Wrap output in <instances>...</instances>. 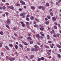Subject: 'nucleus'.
<instances>
[{"label": "nucleus", "instance_id": "obj_1", "mask_svg": "<svg viewBox=\"0 0 61 61\" xmlns=\"http://www.w3.org/2000/svg\"><path fill=\"white\" fill-rule=\"evenodd\" d=\"M11 23V22H10V20L9 19H8L7 21V24L8 25H10Z\"/></svg>", "mask_w": 61, "mask_h": 61}, {"label": "nucleus", "instance_id": "obj_2", "mask_svg": "<svg viewBox=\"0 0 61 61\" xmlns=\"http://www.w3.org/2000/svg\"><path fill=\"white\" fill-rule=\"evenodd\" d=\"M20 3H21L22 4H23V5H25V2L23 1L22 0H20Z\"/></svg>", "mask_w": 61, "mask_h": 61}, {"label": "nucleus", "instance_id": "obj_3", "mask_svg": "<svg viewBox=\"0 0 61 61\" xmlns=\"http://www.w3.org/2000/svg\"><path fill=\"white\" fill-rule=\"evenodd\" d=\"M7 8H10V9H14V7L13 6H7Z\"/></svg>", "mask_w": 61, "mask_h": 61}, {"label": "nucleus", "instance_id": "obj_4", "mask_svg": "<svg viewBox=\"0 0 61 61\" xmlns=\"http://www.w3.org/2000/svg\"><path fill=\"white\" fill-rule=\"evenodd\" d=\"M9 60L10 61H13L15 60V58H10Z\"/></svg>", "mask_w": 61, "mask_h": 61}, {"label": "nucleus", "instance_id": "obj_5", "mask_svg": "<svg viewBox=\"0 0 61 61\" xmlns=\"http://www.w3.org/2000/svg\"><path fill=\"white\" fill-rule=\"evenodd\" d=\"M30 19L31 20H34V17L33 16H31L30 17Z\"/></svg>", "mask_w": 61, "mask_h": 61}, {"label": "nucleus", "instance_id": "obj_6", "mask_svg": "<svg viewBox=\"0 0 61 61\" xmlns=\"http://www.w3.org/2000/svg\"><path fill=\"white\" fill-rule=\"evenodd\" d=\"M30 8L31 9H35V7L33 6H31Z\"/></svg>", "mask_w": 61, "mask_h": 61}, {"label": "nucleus", "instance_id": "obj_7", "mask_svg": "<svg viewBox=\"0 0 61 61\" xmlns=\"http://www.w3.org/2000/svg\"><path fill=\"white\" fill-rule=\"evenodd\" d=\"M56 46L58 47V48H61V46L59 44H57L56 45Z\"/></svg>", "mask_w": 61, "mask_h": 61}, {"label": "nucleus", "instance_id": "obj_8", "mask_svg": "<svg viewBox=\"0 0 61 61\" xmlns=\"http://www.w3.org/2000/svg\"><path fill=\"white\" fill-rule=\"evenodd\" d=\"M23 43L25 45V46H27V43L25 42H24V41H22Z\"/></svg>", "mask_w": 61, "mask_h": 61}, {"label": "nucleus", "instance_id": "obj_9", "mask_svg": "<svg viewBox=\"0 0 61 61\" xmlns=\"http://www.w3.org/2000/svg\"><path fill=\"white\" fill-rule=\"evenodd\" d=\"M52 19L53 21H56V18L55 17H52Z\"/></svg>", "mask_w": 61, "mask_h": 61}, {"label": "nucleus", "instance_id": "obj_10", "mask_svg": "<svg viewBox=\"0 0 61 61\" xmlns=\"http://www.w3.org/2000/svg\"><path fill=\"white\" fill-rule=\"evenodd\" d=\"M57 57L59 58H61V55L59 54H58V55Z\"/></svg>", "mask_w": 61, "mask_h": 61}, {"label": "nucleus", "instance_id": "obj_11", "mask_svg": "<svg viewBox=\"0 0 61 61\" xmlns=\"http://www.w3.org/2000/svg\"><path fill=\"white\" fill-rule=\"evenodd\" d=\"M19 46L21 48H23V45H22V44H19Z\"/></svg>", "mask_w": 61, "mask_h": 61}, {"label": "nucleus", "instance_id": "obj_12", "mask_svg": "<svg viewBox=\"0 0 61 61\" xmlns=\"http://www.w3.org/2000/svg\"><path fill=\"white\" fill-rule=\"evenodd\" d=\"M34 55H31V56L30 57V59H32L33 58V57H34Z\"/></svg>", "mask_w": 61, "mask_h": 61}, {"label": "nucleus", "instance_id": "obj_13", "mask_svg": "<svg viewBox=\"0 0 61 61\" xmlns=\"http://www.w3.org/2000/svg\"><path fill=\"white\" fill-rule=\"evenodd\" d=\"M26 24L27 26H28V25H29V22H26Z\"/></svg>", "mask_w": 61, "mask_h": 61}, {"label": "nucleus", "instance_id": "obj_14", "mask_svg": "<svg viewBox=\"0 0 61 61\" xmlns=\"http://www.w3.org/2000/svg\"><path fill=\"white\" fill-rule=\"evenodd\" d=\"M28 39L29 40L30 39V40H32V39H31V38L30 36H29L28 37Z\"/></svg>", "mask_w": 61, "mask_h": 61}, {"label": "nucleus", "instance_id": "obj_15", "mask_svg": "<svg viewBox=\"0 0 61 61\" xmlns=\"http://www.w3.org/2000/svg\"><path fill=\"white\" fill-rule=\"evenodd\" d=\"M5 48L7 50H9V47H8L7 46H5Z\"/></svg>", "mask_w": 61, "mask_h": 61}, {"label": "nucleus", "instance_id": "obj_16", "mask_svg": "<svg viewBox=\"0 0 61 61\" xmlns=\"http://www.w3.org/2000/svg\"><path fill=\"white\" fill-rule=\"evenodd\" d=\"M45 8V7L42 6V10L43 11H44V10Z\"/></svg>", "mask_w": 61, "mask_h": 61}, {"label": "nucleus", "instance_id": "obj_17", "mask_svg": "<svg viewBox=\"0 0 61 61\" xmlns=\"http://www.w3.org/2000/svg\"><path fill=\"white\" fill-rule=\"evenodd\" d=\"M25 15V13H22L21 14H20V16H23V15Z\"/></svg>", "mask_w": 61, "mask_h": 61}, {"label": "nucleus", "instance_id": "obj_18", "mask_svg": "<svg viewBox=\"0 0 61 61\" xmlns=\"http://www.w3.org/2000/svg\"><path fill=\"white\" fill-rule=\"evenodd\" d=\"M37 44L39 46H40L41 45V43L39 42H37Z\"/></svg>", "mask_w": 61, "mask_h": 61}, {"label": "nucleus", "instance_id": "obj_19", "mask_svg": "<svg viewBox=\"0 0 61 61\" xmlns=\"http://www.w3.org/2000/svg\"><path fill=\"white\" fill-rule=\"evenodd\" d=\"M50 15H51V16H53V13H52V12H51L50 13Z\"/></svg>", "mask_w": 61, "mask_h": 61}, {"label": "nucleus", "instance_id": "obj_20", "mask_svg": "<svg viewBox=\"0 0 61 61\" xmlns=\"http://www.w3.org/2000/svg\"><path fill=\"white\" fill-rule=\"evenodd\" d=\"M5 26L7 28H9V26L7 24H6Z\"/></svg>", "mask_w": 61, "mask_h": 61}, {"label": "nucleus", "instance_id": "obj_21", "mask_svg": "<svg viewBox=\"0 0 61 61\" xmlns=\"http://www.w3.org/2000/svg\"><path fill=\"white\" fill-rule=\"evenodd\" d=\"M44 28H40V29L41 31H43L44 30Z\"/></svg>", "mask_w": 61, "mask_h": 61}, {"label": "nucleus", "instance_id": "obj_22", "mask_svg": "<svg viewBox=\"0 0 61 61\" xmlns=\"http://www.w3.org/2000/svg\"><path fill=\"white\" fill-rule=\"evenodd\" d=\"M41 60V59L40 58H38V61H40Z\"/></svg>", "mask_w": 61, "mask_h": 61}, {"label": "nucleus", "instance_id": "obj_23", "mask_svg": "<svg viewBox=\"0 0 61 61\" xmlns=\"http://www.w3.org/2000/svg\"><path fill=\"white\" fill-rule=\"evenodd\" d=\"M54 29H57V27H56V26H54Z\"/></svg>", "mask_w": 61, "mask_h": 61}, {"label": "nucleus", "instance_id": "obj_24", "mask_svg": "<svg viewBox=\"0 0 61 61\" xmlns=\"http://www.w3.org/2000/svg\"><path fill=\"white\" fill-rule=\"evenodd\" d=\"M26 19L27 21H29V18L28 17H27L26 18Z\"/></svg>", "mask_w": 61, "mask_h": 61}, {"label": "nucleus", "instance_id": "obj_25", "mask_svg": "<svg viewBox=\"0 0 61 61\" xmlns=\"http://www.w3.org/2000/svg\"><path fill=\"white\" fill-rule=\"evenodd\" d=\"M41 59L43 61L45 60V58H44L43 57H41Z\"/></svg>", "mask_w": 61, "mask_h": 61}, {"label": "nucleus", "instance_id": "obj_26", "mask_svg": "<svg viewBox=\"0 0 61 61\" xmlns=\"http://www.w3.org/2000/svg\"><path fill=\"white\" fill-rule=\"evenodd\" d=\"M9 46L10 47H12L13 46V45L11 44H10L9 45Z\"/></svg>", "mask_w": 61, "mask_h": 61}, {"label": "nucleus", "instance_id": "obj_27", "mask_svg": "<svg viewBox=\"0 0 61 61\" xmlns=\"http://www.w3.org/2000/svg\"><path fill=\"white\" fill-rule=\"evenodd\" d=\"M36 36L37 37H38L39 36V34H37L36 35Z\"/></svg>", "mask_w": 61, "mask_h": 61}, {"label": "nucleus", "instance_id": "obj_28", "mask_svg": "<svg viewBox=\"0 0 61 61\" xmlns=\"http://www.w3.org/2000/svg\"><path fill=\"white\" fill-rule=\"evenodd\" d=\"M0 34L1 35H3V32L2 31H1L0 32Z\"/></svg>", "mask_w": 61, "mask_h": 61}, {"label": "nucleus", "instance_id": "obj_29", "mask_svg": "<svg viewBox=\"0 0 61 61\" xmlns=\"http://www.w3.org/2000/svg\"><path fill=\"white\" fill-rule=\"evenodd\" d=\"M2 8L3 9H5L6 8V7H5V6H3L2 7Z\"/></svg>", "mask_w": 61, "mask_h": 61}, {"label": "nucleus", "instance_id": "obj_30", "mask_svg": "<svg viewBox=\"0 0 61 61\" xmlns=\"http://www.w3.org/2000/svg\"><path fill=\"white\" fill-rule=\"evenodd\" d=\"M27 51H30V48H27Z\"/></svg>", "mask_w": 61, "mask_h": 61}, {"label": "nucleus", "instance_id": "obj_31", "mask_svg": "<svg viewBox=\"0 0 61 61\" xmlns=\"http://www.w3.org/2000/svg\"><path fill=\"white\" fill-rule=\"evenodd\" d=\"M34 47L36 48H37V47H38V46H37V45H36L34 46Z\"/></svg>", "mask_w": 61, "mask_h": 61}, {"label": "nucleus", "instance_id": "obj_32", "mask_svg": "<svg viewBox=\"0 0 61 61\" xmlns=\"http://www.w3.org/2000/svg\"><path fill=\"white\" fill-rule=\"evenodd\" d=\"M19 38H23V36H21L20 37H18Z\"/></svg>", "mask_w": 61, "mask_h": 61}, {"label": "nucleus", "instance_id": "obj_33", "mask_svg": "<svg viewBox=\"0 0 61 61\" xmlns=\"http://www.w3.org/2000/svg\"><path fill=\"white\" fill-rule=\"evenodd\" d=\"M46 6H48L49 5V3H47L46 4Z\"/></svg>", "mask_w": 61, "mask_h": 61}, {"label": "nucleus", "instance_id": "obj_34", "mask_svg": "<svg viewBox=\"0 0 61 61\" xmlns=\"http://www.w3.org/2000/svg\"><path fill=\"white\" fill-rule=\"evenodd\" d=\"M21 26H23V27H24L25 26V24H22L21 25Z\"/></svg>", "mask_w": 61, "mask_h": 61}, {"label": "nucleus", "instance_id": "obj_35", "mask_svg": "<svg viewBox=\"0 0 61 61\" xmlns=\"http://www.w3.org/2000/svg\"><path fill=\"white\" fill-rule=\"evenodd\" d=\"M46 48H48V49L49 48V46H46Z\"/></svg>", "mask_w": 61, "mask_h": 61}, {"label": "nucleus", "instance_id": "obj_36", "mask_svg": "<svg viewBox=\"0 0 61 61\" xmlns=\"http://www.w3.org/2000/svg\"><path fill=\"white\" fill-rule=\"evenodd\" d=\"M31 51H35V49H31Z\"/></svg>", "mask_w": 61, "mask_h": 61}, {"label": "nucleus", "instance_id": "obj_37", "mask_svg": "<svg viewBox=\"0 0 61 61\" xmlns=\"http://www.w3.org/2000/svg\"><path fill=\"white\" fill-rule=\"evenodd\" d=\"M35 21H38V19H37V18H35Z\"/></svg>", "mask_w": 61, "mask_h": 61}, {"label": "nucleus", "instance_id": "obj_38", "mask_svg": "<svg viewBox=\"0 0 61 61\" xmlns=\"http://www.w3.org/2000/svg\"><path fill=\"white\" fill-rule=\"evenodd\" d=\"M56 36L57 37L59 36L60 35L58 33L56 34Z\"/></svg>", "mask_w": 61, "mask_h": 61}, {"label": "nucleus", "instance_id": "obj_39", "mask_svg": "<svg viewBox=\"0 0 61 61\" xmlns=\"http://www.w3.org/2000/svg\"><path fill=\"white\" fill-rule=\"evenodd\" d=\"M15 49H18V46L17 45H15Z\"/></svg>", "mask_w": 61, "mask_h": 61}, {"label": "nucleus", "instance_id": "obj_40", "mask_svg": "<svg viewBox=\"0 0 61 61\" xmlns=\"http://www.w3.org/2000/svg\"><path fill=\"white\" fill-rule=\"evenodd\" d=\"M30 44H32L33 43V41H31L30 42Z\"/></svg>", "mask_w": 61, "mask_h": 61}, {"label": "nucleus", "instance_id": "obj_41", "mask_svg": "<svg viewBox=\"0 0 61 61\" xmlns=\"http://www.w3.org/2000/svg\"><path fill=\"white\" fill-rule=\"evenodd\" d=\"M47 18H48V19H50V16H47Z\"/></svg>", "mask_w": 61, "mask_h": 61}, {"label": "nucleus", "instance_id": "obj_42", "mask_svg": "<svg viewBox=\"0 0 61 61\" xmlns=\"http://www.w3.org/2000/svg\"><path fill=\"white\" fill-rule=\"evenodd\" d=\"M40 38H41V39H43V37H42V36H40Z\"/></svg>", "mask_w": 61, "mask_h": 61}, {"label": "nucleus", "instance_id": "obj_43", "mask_svg": "<svg viewBox=\"0 0 61 61\" xmlns=\"http://www.w3.org/2000/svg\"><path fill=\"white\" fill-rule=\"evenodd\" d=\"M42 8V6H39V9H41V8Z\"/></svg>", "mask_w": 61, "mask_h": 61}, {"label": "nucleus", "instance_id": "obj_44", "mask_svg": "<svg viewBox=\"0 0 61 61\" xmlns=\"http://www.w3.org/2000/svg\"><path fill=\"white\" fill-rule=\"evenodd\" d=\"M5 5H9V3H5Z\"/></svg>", "mask_w": 61, "mask_h": 61}, {"label": "nucleus", "instance_id": "obj_45", "mask_svg": "<svg viewBox=\"0 0 61 61\" xmlns=\"http://www.w3.org/2000/svg\"><path fill=\"white\" fill-rule=\"evenodd\" d=\"M46 24H49V21H47L46 22Z\"/></svg>", "mask_w": 61, "mask_h": 61}, {"label": "nucleus", "instance_id": "obj_46", "mask_svg": "<svg viewBox=\"0 0 61 61\" xmlns=\"http://www.w3.org/2000/svg\"><path fill=\"white\" fill-rule=\"evenodd\" d=\"M30 16L29 15H28L26 16V17H29Z\"/></svg>", "mask_w": 61, "mask_h": 61}, {"label": "nucleus", "instance_id": "obj_47", "mask_svg": "<svg viewBox=\"0 0 61 61\" xmlns=\"http://www.w3.org/2000/svg\"><path fill=\"white\" fill-rule=\"evenodd\" d=\"M35 51H38V49H37L36 48H35Z\"/></svg>", "mask_w": 61, "mask_h": 61}, {"label": "nucleus", "instance_id": "obj_48", "mask_svg": "<svg viewBox=\"0 0 61 61\" xmlns=\"http://www.w3.org/2000/svg\"><path fill=\"white\" fill-rule=\"evenodd\" d=\"M9 13L8 12H6V15H8Z\"/></svg>", "mask_w": 61, "mask_h": 61}, {"label": "nucleus", "instance_id": "obj_49", "mask_svg": "<svg viewBox=\"0 0 61 61\" xmlns=\"http://www.w3.org/2000/svg\"><path fill=\"white\" fill-rule=\"evenodd\" d=\"M27 35L28 36H31V34L30 33H28Z\"/></svg>", "mask_w": 61, "mask_h": 61}, {"label": "nucleus", "instance_id": "obj_50", "mask_svg": "<svg viewBox=\"0 0 61 61\" xmlns=\"http://www.w3.org/2000/svg\"><path fill=\"white\" fill-rule=\"evenodd\" d=\"M16 6H20V4H18L16 5Z\"/></svg>", "mask_w": 61, "mask_h": 61}, {"label": "nucleus", "instance_id": "obj_51", "mask_svg": "<svg viewBox=\"0 0 61 61\" xmlns=\"http://www.w3.org/2000/svg\"><path fill=\"white\" fill-rule=\"evenodd\" d=\"M2 1L4 3H5V0H2Z\"/></svg>", "mask_w": 61, "mask_h": 61}, {"label": "nucleus", "instance_id": "obj_52", "mask_svg": "<svg viewBox=\"0 0 61 61\" xmlns=\"http://www.w3.org/2000/svg\"><path fill=\"white\" fill-rule=\"evenodd\" d=\"M50 46L51 48H53V46H52V45H51Z\"/></svg>", "mask_w": 61, "mask_h": 61}, {"label": "nucleus", "instance_id": "obj_53", "mask_svg": "<svg viewBox=\"0 0 61 61\" xmlns=\"http://www.w3.org/2000/svg\"><path fill=\"white\" fill-rule=\"evenodd\" d=\"M36 26H37L36 24H35L34 25V27H36Z\"/></svg>", "mask_w": 61, "mask_h": 61}, {"label": "nucleus", "instance_id": "obj_54", "mask_svg": "<svg viewBox=\"0 0 61 61\" xmlns=\"http://www.w3.org/2000/svg\"><path fill=\"white\" fill-rule=\"evenodd\" d=\"M48 42L49 44H51V41H48Z\"/></svg>", "mask_w": 61, "mask_h": 61}, {"label": "nucleus", "instance_id": "obj_55", "mask_svg": "<svg viewBox=\"0 0 61 61\" xmlns=\"http://www.w3.org/2000/svg\"><path fill=\"white\" fill-rule=\"evenodd\" d=\"M25 16L23 15V16L22 17V18H25Z\"/></svg>", "mask_w": 61, "mask_h": 61}, {"label": "nucleus", "instance_id": "obj_56", "mask_svg": "<svg viewBox=\"0 0 61 61\" xmlns=\"http://www.w3.org/2000/svg\"><path fill=\"white\" fill-rule=\"evenodd\" d=\"M51 45L53 46H55V44L53 43H52L51 44Z\"/></svg>", "mask_w": 61, "mask_h": 61}, {"label": "nucleus", "instance_id": "obj_57", "mask_svg": "<svg viewBox=\"0 0 61 61\" xmlns=\"http://www.w3.org/2000/svg\"><path fill=\"white\" fill-rule=\"evenodd\" d=\"M54 24H55V25H57V23L55 22L54 23Z\"/></svg>", "mask_w": 61, "mask_h": 61}, {"label": "nucleus", "instance_id": "obj_58", "mask_svg": "<svg viewBox=\"0 0 61 61\" xmlns=\"http://www.w3.org/2000/svg\"><path fill=\"white\" fill-rule=\"evenodd\" d=\"M19 11H21L22 10V9L21 8H20L19 9Z\"/></svg>", "mask_w": 61, "mask_h": 61}, {"label": "nucleus", "instance_id": "obj_59", "mask_svg": "<svg viewBox=\"0 0 61 61\" xmlns=\"http://www.w3.org/2000/svg\"><path fill=\"white\" fill-rule=\"evenodd\" d=\"M53 36L54 37H56V35H53Z\"/></svg>", "mask_w": 61, "mask_h": 61}, {"label": "nucleus", "instance_id": "obj_60", "mask_svg": "<svg viewBox=\"0 0 61 61\" xmlns=\"http://www.w3.org/2000/svg\"><path fill=\"white\" fill-rule=\"evenodd\" d=\"M51 11H52V9H50V11H49V12H51Z\"/></svg>", "mask_w": 61, "mask_h": 61}, {"label": "nucleus", "instance_id": "obj_61", "mask_svg": "<svg viewBox=\"0 0 61 61\" xmlns=\"http://www.w3.org/2000/svg\"><path fill=\"white\" fill-rule=\"evenodd\" d=\"M20 23L21 24H24V22H21Z\"/></svg>", "mask_w": 61, "mask_h": 61}, {"label": "nucleus", "instance_id": "obj_62", "mask_svg": "<svg viewBox=\"0 0 61 61\" xmlns=\"http://www.w3.org/2000/svg\"><path fill=\"white\" fill-rule=\"evenodd\" d=\"M6 59H9V58H8V56H6Z\"/></svg>", "mask_w": 61, "mask_h": 61}, {"label": "nucleus", "instance_id": "obj_63", "mask_svg": "<svg viewBox=\"0 0 61 61\" xmlns=\"http://www.w3.org/2000/svg\"><path fill=\"white\" fill-rule=\"evenodd\" d=\"M47 54H48V55H50V53H49V52H47Z\"/></svg>", "mask_w": 61, "mask_h": 61}, {"label": "nucleus", "instance_id": "obj_64", "mask_svg": "<svg viewBox=\"0 0 61 61\" xmlns=\"http://www.w3.org/2000/svg\"><path fill=\"white\" fill-rule=\"evenodd\" d=\"M40 46L42 48V47H43V45H41Z\"/></svg>", "mask_w": 61, "mask_h": 61}]
</instances>
